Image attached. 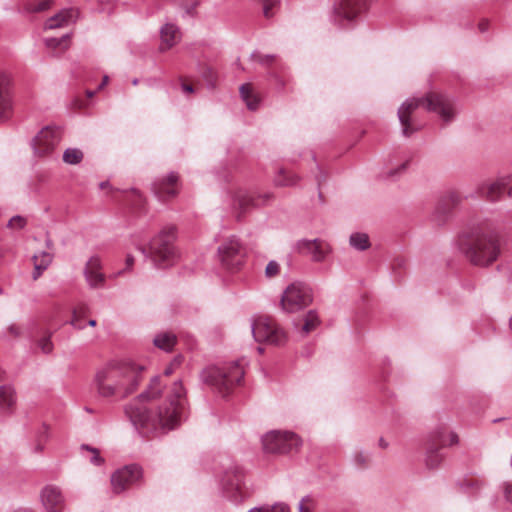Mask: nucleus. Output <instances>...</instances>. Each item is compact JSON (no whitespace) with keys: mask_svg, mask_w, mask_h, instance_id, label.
I'll return each mask as SVG.
<instances>
[{"mask_svg":"<svg viewBox=\"0 0 512 512\" xmlns=\"http://www.w3.org/2000/svg\"><path fill=\"white\" fill-rule=\"evenodd\" d=\"M458 443V436L452 431H448V428L444 425H440L435 428L429 435L425 464L429 469H436L440 466L443 461V455L440 452V448L446 445H454Z\"/></svg>","mask_w":512,"mask_h":512,"instance_id":"7","label":"nucleus"},{"mask_svg":"<svg viewBox=\"0 0 512 512\" xmlns=\"http://www.w3.org/2000/svg\"><path fill=\"white\" fill-rule=\"evenodd\" d=\"M131 194L133 196L134 204L137 205V206H141L143 201H144L141 192L139 190L135 189V188H132L131 189Z\"/></svg>","mask_w":512,"mask_h":512,"instance_id":"50","label":"nucleus"},{"mask_svg":"<svg viewBox=\"0 0 512 512\" xmlns=\"http://www.w3.org/2000/svg\"><path fill=\"white\" fill-rule=\"evenodd\" d=\"M245 374L241 361H232L222 365H210L200 374L201 381L221 396H227L241 382Z\"/></svg>","mask_w":512,"mask_h":512,"instance_id":"5","label":"nucleus"},{"mask_svg":"<svg viewBox=\"0 0 512 512\" xmlns=\"http://www.w3.org/2000/svg\"><path fill=\"white\" fill-rule=\"evenodd\" d=\"M12 512H29V511L27 509H25V508H19V509H16V510L12 511Z\"/></svg>","mask_w":512,"mask_h":512,"instance_id":"64","label":"nucleus"},{"mask_svg":"<svg viewBox=\"0 0 512 512\" xmlns=\"http://www.w3.org/2000/svg\"><path fill=\"white\" fill-rule=\"evenodd\" d=\"M41 501L48 512H61L64 508V498L60 488L47 485L41 492Z\"/></svg>","mask_w":512,"mask_h":512,"instance_id":"24","label":"nucleus"},{"mask_svg":"<svg viewBox=\"0 0 512 512\" xmlns=\"http://www.w3.org/2000/svg\"><path fill=\"white\" fill-rule=\"evenodd\" d=\"M37 345L43 353H45V354L51 353L53 351V347H54L53 343L51 341V334H47V335L43 336L42 338H40L37 342Z\"/></svg>","mask_w":512,"mask_h":512,"instance_id":"45","label":"nucleus"},{"mask_svg":"<svg viewBox=\"0 0 512 512\" xmlns=\"http://www.w3.org/2000/svg\"><path fill=\"white\" fill-rule=\"evenodd\" d=\"M123 273H124V270H119V271L111 274L109 277L112 278V279H115V278L121 276Z\"/></svg>","mask_w":512,"mask_h":512,"instance_id":"60","label":"nucleus"},{"mask_svg":"<svg viewBox=\"0 0 512 512\" xmlns=\"http://www.w3.org/2000/svg\"><path fill=\"white\" fill-rule=\"evenodd\" d=\"M70 39H71V34L66 33L59 38H55V37L45 38L44 44L48 49H50L52 51L59 50L60 52H64L70 46Z\"/></svg>","mask_w":512,"mask_h":512,"instance_id":"32","label":"nucleus"},{"mask_svg":"<svg viewBox=\"0 0 512 512\" xmlns=\"http://www.w3.org/2000/svg\"><path fill=\"white\" fill-rule=\"evenodd\" d=\"M320 324V319L315 310H310L304 316V322L301 327L302 335H308L310 332L314 331Z\"/></svg>","mask_w":512,"mask_h":512,"instance_id":"35","label":"nucleus"},{"mask_svg":"<svg viewBox=\"0 0 512 512\" xmlns=\"http://www.w3.org/2000/svg\"><path fill=\"white\" fill-rule=\"evenodd\" d=\"M26 224H27L26 218H24V217H22L20 215H16V216H13L8 221L7 226L10 229L20 230V229H23L26 226Z\"/></svg>","mask_w":512,"mask_h":512,"instance_id":"46","label":"nucleus"},{"mask_svg":"<svg viewBox=\"0 0 512 512\" xmlns=\"http://www.w3.org/2000/svg\"><path fill=\"white\" fill-rule=\"evenodd\" d=\"M59 138L55 130H39L31 142L34 153L39 156L49 154L57 145Z\"/></svg>","mask_w":512,"mask_h":512,"instance_id":"22","label":"nucleus"},{"mask_svg":"<svg viewBox=\"0 0 512 512\" xmlns=\"http://www.w3.org/2000/svg\"><path fill=\"white\" fill-rule=\"evenodd\" d=\"M16 403L15 391L9 385L0 386V414L8 415Z\"/></svg>","mask_w":512,"mask_h":512,"instance_id":"28","label":"nucleus"},{"mask_svg":"<svg viewBox=\"0 0 512 512\" xmlns=\"http://www.w3.org/2000/svg\"><path fill=\"white\" fill-rule=\"evenodd\" d=\"M9 332L14 336V337H17L20 335V328L13 324V325H10L9 328H8Z\"/></svg>","mask_w":512,"mask_h":512,"instance_id":"54","label":"nucleus"},{"mask_svg":"<svg viewBox=\"0 0 512 512\" xmlns=\"http://www.w3.org/2000/svg\"><path fill=\"white\" fill-rule=\"evenodd\" d=\"M181 359V356L175 357L174 360L164 369V375H171L174 372L175 368L181 364Z\"/></svg>","mask_w":512,"mask_h":512,"instance_id":"48","label":"nucleus"},{"mask_svg":"<svg viewBox=\"0 0 512 512\" xmlns=\"http://www.w3.org/2000/svg\"><path fill=\"white\" fill-rule=\"evenodd\" d=\"M97 93V90H86L85 96L82 95H76L71 100V107L74 109H86L90 106L91 99L95 96Z\"/></svg>","mask_w":512,"mask_h":512,"instance_id":"36","label":"nucleus"},{"mask_svg":"<svg viewBox=\"0 0 512 512\" xmlns=\"http://www.w3.org/2000/svg\"><path fill=\"white\" fill-rule=\"evenodd\" d=\"M108 186H109V182H108V181H104V182H101V183L99 184L100 189H105V188H107Z\"/></svg>","mask_w":512,"mask_h":512,"instance_id":"61","label":"nucleus"},{"mask_svg":"<svg viewBox=\"0 0 512 512\" xmlns=\"http://www.w3.org/2000/svg\"><path fill=\"white\" fill-rule=\"evenodd\" d=\"M83 159V153L77 148H68L63 153V161L67 164L76 165Z\"/></svg>","mask_w":512,"mask_h":512,"instance_id":"38","label":"nucleus"},{"mask_svg":"<svg viewBox=\"0 0 512 512\" xmlns=\"http://www.w3.org/2000/svg\"><path fill=\"white\" fill-rule=\"evenodd\" d=\"M510 183V176H502L491 182H482L476 188V195L494 202L500 199L503 192L508 189V194L512 197V187H510Z\"/></svg>","mask_w":512,"mask_h":512,"instance_id":"16","label":"nucleus"},{"mask_svg":"<svg viewBox=\"0 0 512 512\" xmlns=\"http://www.w3.org/2000/svg\"><path fill=\"white\" fill-rule=\"evenodd\" d=\"M248 512H290V508L283 502H278L273 505H263L260 507H254Z\"/></svg>","mask_w":512,"mask_h":512,"instance_id":"40","label":"nucleus"},{"mask_svg":"<svg viewBox=\"0 0 512 512\" xmlns=\"http://www.w3.org/2000/svg\"><path fill=\"white\" fill-rule=\"evenodd\" d=\"M185 401L180 380L166 388L161 377L155 376L138 399L125 407V413L142 436H159L180 426L185 415Z\"/></svg>","mask_w":512,"mask_h":512,"instance_id":"1","label":"nucleus"},{"mask_svg":"<svg viewBox=\"0 0 512 512\" xmlns=\"http://www.w3.org/2000/svg\"><path fill=\"white\" fill-rule=\"evenodd\" d=\"M81 449L83 453H87L85 456L93 465L99 466L103 463V458L100 456L98 449L89 445H82Z\"/></svg>","mask_w":512,"mask_h":512,"instance_id":"41","label":"nucleus"},{"mask_svg":"<svg viewBox=\"0 0 512 512\" xmlns=\"http://www.w3.org/2000/svg\"><path fill=\"white\" fill-rule=\"evenodd\" d=\"M83 274L91 289L103 288L106 276L102 272V261L98 256H92L85 264Z\"/></svg>","mask_w":512,"mask_h":512,"instance_id":"20","label":"nucleus"},{"mask_svg":"<svg viewBox=\"0 0 512 512\" xmlns=\"http://www.w3.org/2000/svg\"><path fill=\"white\" fill-rule=\"evenodd\" d=\"M311 302V289L302 282H294L284 290L281 307L288 313H294L308 306Z\"/></svg>","mask_w":512,"mask_h":512,"instance_id":"11","label":"nucleus"},{"mask_svg":"<svg viewBox=\"0 0 512 512\" xmlns=\"http://www.w3.org/2000/svg\"><path fill=\"white\" fill-rule=\"evenodd\" d=\"M455 244L473 265L488 267L500 255V244L487 222H471L458 234Z\"/></svg>","mask_w":512,"mask_h":512,"instance_id":"3","label":"nucleus"},{"mask_svg":"<svg viewBox=\"0 0 512 512\" xmlns=\"http://www.w3.org/2000/svg\"><path fill=\"white\" fill-rule=\"evenodd\" d=\"M142 477V469L138 465H128L115 471L111 476L113 491L122 493L136 484Z\"/></svg>","mask_w":512,"mask_h":512,"instance_id":"15","label":"nucleus"},{"mask_svg":"<svg viewBox=\"0 0 512 512\" xmlns=\"http://www.w3.org/2000/svg\"><path fill=\"white\" fill-rule=\"evenodd\" d=\"M70 324L76 329L84 328L83 323L79 319L78 311H76V310L74 311L73 318L71 319Z\"/></svg>","mask_w":512,"mask_h":512,"instance_id":"52","label":"nucleus"},{"mask_svg":"<svg viewBox=\"0 0 512 512\" xmlns=\"http://www.w3.org/2000/svg\"><path fill=\"white\" fill-rule=\"evenodd\" d=\"M96 324H97V322H96V320H94V319H91V320H89V322H88V325H89V326H91V327H95V326H96Z\"/></svg>","mask_w":512,"mask_h":512,"instance_id":"63","label":"nucleus"},{"mask_svg":"<svg viewBox=\"0 0 512 512\" xmlns=\"http://www.w3.org/2000/svg\"><path fill=\"white\" fill-rule=\"evenodd\" d=\"M144 367L130 360L110 361L97 369L93 385L99 397L120 401L133 394Z\"/></svg>","mask_w":512,"mask_h":512,"instance_id":"2","label":"nucleus"},{"mask_svg":"<svg viewBox=\"0 0 512 512\" xmlns=\"http://www.w3.org/2000/svg\"><path fill=\"white\" fill-rule=\"evenodd\" d=\"M349 244L357 251H365L371 246L369 236L364 232L352 233L349 237Z\"/></svg>","mask_w":512,"mask_h":512,"instance_id":"34","label":"nucleus"},{"mask_svg":"<svg viewBox=\"0 0 512 512\" xmlns=\"http://www.w3.org/2000/svg\"><path fill=\"white\" fill-rule=\"evenodd\" d=\"M178 174L170 172L167 176L156 179L152 183V191L155 197L165 202L175 197L179 191Z\"/></svg>","mask_w":512,"mask_h":512,"instance_id":"18","label":"nucleus"},{"mask_svg":"<svg viewBox=\"0 0 512 512\" xmlns=\"http://www.w3.org/2000/svg\"><path fill=\"white\" fill-rule=\"evenodd\" d=\"M159 52L165 53L181 42L182 33L180 27L173 22L164 23L159 29Z\"/></svg>","mask_w":512,"mask_h":512,"instance_id":"21","label":"nucleus"},{"mask_svg":"<svg viewBox=\"0 0 512 512\" xmlns=\"http://www.w3.org/2000/svg\"><path fill=\"white\" fill-rule=\"evenodd\" d=\"M108 81H109V77L107 75H104L102 82L99 84V86L97 88V91L102 90L108 84Z\"/></svg>","mask_w":512,"mask_h":512,"instance_id":"56","label":"nucleus"},{"mask_svg":"<svg viewBox=\"0 0 512 512\" xmlns=\"http://www.w3.org/2000/svg\"><path fill=\"white\" fill-rule=\"evenodd\" d=\"M177 229L174 225L165 226L149 242L148 248L139 246L138 250L145 258L150 259L157 268H166L172 265L177 257L174 245Z\"/></svg>","mask_w":512,"mask_h":512,"instance_id":"6","label":"nucleus"},{"mask_svg":"<svg viewBox=\"0 0 512 512\" xmlns=\"http://www.w3.org/2000/svg\"><path fill=\"white\" fill-rule=\"evenodd\" d=\"M240 95L249 110H256L260 105V97L254 92L251 84L245 83L240 86Z\"/></svg>","mask_w":512,"mask_h":512,"instance_id":"30","label":"nucleus"},{"mask_svg":"<svg viewBox=\"0 0 512 512\" xmlns=\"http://www.w3.org/2000/svg\"><path fill=\"white\" fill-rule=\"evenodd\" d=\"M295 250L299 254L310 256L314 262H323L331 252V247L322 239H301L296 242Z\"/></svg>","mask_w":512,"mask_h":512,"instance_id":"17","label":"nucleus"},{"mask_svg":"<svg viewBox=\"0 0 512 512\" xmlns=\"http://www.w3.org/2000/svg\"><path fill=\"white\" fill-rule=\"evenodd\" d=\"M309 497L302 498V500L299 502L298 509L299 512H310L309 508H307L304 503L305 501H309Z\"/></svg>","mask_w":512,"mask_h":512,"instance_id":"53","label":"nucleus"},{"mask_svg":"<svg viewBox=\"0 0 512 512\" xmlns=\"http://www.w3.org/2000/svg\"><path fill=\"white\" fill-rule=\"evenodd\" d=\"M46 245L49 249L48 251H41L33 255L32 260L34 263V271L32 273V277L34 280H37L43 271H45L52 263L54 255L51 251L52 249V241L51 239H46Z\"/></svg>","mask_w":512,"mask_h":512,"instance_id":"25","label":"nucleus"},{"mask_svg":"<svg viewBox=\"0 0 512 512\" xmlns=\"http://www.w3.org/2000/svg\"><path fill=\"white\" fill-rule=\"evenodd\" d=\"M485 481L478 478L466 477L458 481L459 488L472 496L478 495L480 490L484 487Z\"/></svg>","mask_w":512,"mask_h":512,"instance_id":"31","label":"nucleus"},{"mask_svg":"<svg viewBox=\"0 0 512 512\" xmlns=\"http://www.w3.org/2000/svg\"><path fill=\"white\" fill-rule=\"evenodd\" d=\"M313 173H315V180L319 189V198L322 199V193L320 191L321 186L326 182L327 180V174L326 172L320 167L318 163H315V171L313 170Z\"/></svg>","mask_w":512,"mask_h":512,"instance_id":"43","label":"nucleus"},{"mask_svg":"<svg viewBox=\"0 0 512 512\" xmlns=\"http://www.w3.org/2000/svg\"><path fill=\"white\" fill-rule=\"evenodd\" d=\"M379 446L383 449H386L388 447V443L383 439V438H380L379 439Z\"/></svg>","mask_w":512,"mask_h":512,"instance_id":"59","label":"nucleus"},{"mask_svg":"<svg viewBox=\"0 0 512 512\" xmlns=\"http://www.w3.org/2000/svg\"><path fill=\"white\" fill-rule=\"evenodd\" d=\"M366 9L367 0H338L333 7L331 21L341 28H348Z\"/></svg>","mask_w":512,"mask_h":512,"instance_id":"10","label":"nucleus"},{"mask_svg":"<svg viewBox=\"0 0 512 512\" xmlns=\"http://www.w3.org/2000/svg\"><path fill=\"white\" fill-rule=\"evenodd\" d=\"M250 329L256 342L282 345L286 342V333L271 319L264 316L251 319Z\"/></svg>","mask_w":512,"mask_h":512,"instance_id":"9","label":"nucleus"},{"mask_svg":"<svg viewBox=\"0 0 512 512\" xmlns=\"http://www.w3.org/2000/svg\"><path fill=\"white\" fill-rule=\"evenodd\" d=\"M273 198L271 193L258 194L257 197L244 189H238L231 195V207L238 221L242 220L245 214L252 208L257 207L258 201L261 204L268 203Z\"/></svg>","mask_w":512,"mask_h":512,"instance_id":"13","label":"nucleus"},{"mask_svg":"<svg viewBox=\"0 0 512 512\" xmlns=\"http://www.w3.org/2000/svg\"><path fill=\"white\" fill-rule=\"evenodd\" d=\"M462 197L458 192L450 191L443 196L437 203L434 211V218L438 224H442L446 221L448 215L460 202Z\"/></svg>","mask_w":512,"mask_h":512,"instance_id":"23","label":"nucleus"},{"mask_svg":"<svg viewBox=\"0 0 512 512\" xmlns=\"http://www.w3.org/2000/svg\"><path fill=\"white\" fill-rule=\"evenodd\" d=\"M49 436V428L47 425H41L36 432V444L34 446L35 452H40L44 448V444L46 443Z\"/></svg>","mask_w":512,"mask_h":512,"instance_id":"39","label":"nucleus"},{"mask_svg":"<svg viewBox=\"0 0 512 512\" xmlns=\"http://www.w3.org/2000/svg\"><path fill=\"white\" fill-rule=\"evenodd\" d=\"M479 30L481 32H486L488 30V22L487 21H481L479 23Z\"/></svg>","mask_w":512,"mask_h":512,"instance_id":"58","label":"nucleus"},{"mask_svg":"<svg viewBox=\"0 0 512 512\" xmlns=\"http://www.w3.org/2000/svg\"><path fill=\"white\" fill-rule=\"evenodd\" d=\"M433 112L446 124L452 122L459 112L456 100L443 93L429 92L407 99L398 109V118L404 128H411V117L417 109Z\"/></svg>","mask_w":512,"mask_h":512,"instance_id":"4","label":"nucleus"},{"mask_svg":"<svg viewBox=\"0 0 512 512\" xmlns=\"http://www.w3.org/2000/svg\"><path fill=\"white\" fill-rule=\"evenodd\" d=\"M218 257L225 269L235 271L243 264L245 248L237 237L231 236L219 245Z\"/></svg>","mask_w":512,"mask_h":512,"instance_id":"12","label":"nucleus"},{"mask_svg":"<svg viewBox=\"0 0 512 512\" xmlns=\"http://www.w3.org/2000/svg\"><path fill=\"white\" fill-rule=\"evenodd\" d=\"M251 59L260 63L261 65L268 66L275 60V55L273 54H261L259 52H253L251 54Z\"/></svg>","mask_w":512,"mask_h":512,"instance_id":"44","label":"nucleus"},{"mask_svg":"<svg viewBox=\"0 0 512 512\" xmlns=\"http://www.w3.org/2000/svg\"><path fill=\"white\" fill-rule=\"evenodd\" d=\"M402 131H403V135L405 137H409L411 135V133L413 132V130H407V129H404Z\"/></svg>","mask_w":512,"mask_h":512,"instance_id":"62","label":"nucleus"},{"mask_svg":"<svg viewBox=\"0 0 512 512\" xmlns=\"http://www.w3.org/2000/svg\"><path fill=\"white\" fill-rule=\"evenodd\" d=\"M134 264V257L132 255H127L126 257V269H130Z\"/></svg>","mask_w":512,"mask_h":512,"instance_id":"55","label":"nucleus"},{"mask_svg":"<svg viewBox=\"0 0 512 512\" xmlns=\"http://www.w3.org/2000/svg\"><path fill=\"white\" fill-rule=\"evenodd\" d=\"M262 444L267 453L291 454L299 451L302 440L292 431L273 430L262 437Z\"/></svg>","mask_w":512,"mask_h":512,"instance_id":"8","label":"nucleus"},{"mask_svg":"<svg viewBox=\"0 0 512 512\" xmlns=\"http://www.w3.org/2000/svg\"><path fill=\"white\" fill-rule=\"evenodd\" d=\"M269 77L275 83L277 88H279V89H283L284 88V86H285L284 80L280 76H278L276 73L271 72L269 74Z\"/></svg>","mask_w":512,"mask_h":512,"instance_id":"51","label":"nucleus"},{"mask_svg":"<svg viewBox=\"0 0 512 512\" xmlns=\"http://www.w3.org/2000/svg\"><path fill=\"white\" fill-rule=\"evenodd\" d=\"M177 343V337L174 333L168 331H162L157 333L153 338V344L156 348L171 352Z\"/></svg>","mask_w":512,"mask_h":512,"instance_id":"29","label":"nucleus"},{"mask_svg":"<svg viewBox=\"0 0 512 512\" xmlns=\"http://www.w3.org/2000/svg\"><path fill=\"white\" fill-rule=\"evenodd\" d=\"M352 462L358 469H365L370 463V454L362 449H356L352 454Z\"/></svg>","mask_w":512,"mask_h":512,"instance_id":"37","label":"nucleus"},{"mask_svg":"<svg viewBox=\"0 0 512 512\" xmlns=\"http://www.w3.org/2000/svg\"><path fill=\"white\" fill-rule=\"evenodd\" d=\"M13 115V99L10 91V77L0 69V125L6 124Z\"/></svg>","mask_w":512,"mask_h":512,"instance_id":"19","label":"nucleus"},{"mask_svg":"<svg viewBox=\"0 0 512 512\" xmlns=\"http://www.w3.org/2000/svg\"><path fill=\"white\" fill-rule=\"evenodd\" d=\"M299 180L300 177L298 175L293 174L284 168H280L274 177L275 185L280 187L294 186L299 182Z\"/></svg>","mask_w":512,"mask_h":512,"instance_id":"33","label":"nucleus"},{"mask_svg":"<svg viewBox=\"0 0 512 512\" xmlns=\"http://www.w3.org/2000/svg\"><path fill=\"white\" fill-rule=\"evenodd\" d=\"M503 492L505 499L512 504V482H505L503 484Z\"/></svg>","mask_w":512,"mask_h":512,"instance_id":"49","label":"nucleus"},{"mask_svg":"<svg viewBox=\"0 0 512 512\" xmlns=\"http://www.w3.org/2000/svg\"><path fill=\"white\" fill-rule=\"evenodd\" d=\"M409 163L410 160L408 158L389 160L381 172V177L386 180H396L405 173Z\"/></svg>","mask_w":512,"mask_h":512,"instance_id":"27","label":"nucleus"},{"mask_svg":"<svg viewBox=\"0 0 512 512\" xmlns=\"http://www.w3.org/2000/svg\"><path fill=\"white\" fill-rule=\"evenodd\" d=\"M182 90L185 93H192V92H194L193 86H191L189 84H182Z\"/></svg>","mask_w":512,"mask_h":512,"instance_id":"57","label":"nucleus"},{"mask_svg":"<svg viewBox=\"0 0 512 512\" xmlns=\"http://www.w3.org/2000/svg\"><path fill=\"white\" fill-rule=\"evenodd\" d=\"M279 271H280V265L278 262L272 260L270 261L266 268H265V275L268 277V278H272V277H275L276 275L279 274Z\"/></svg>","mask_w":512,"mask_h":512,"instance_id":"47","label":"nucleus"},{"mask_svg":"<svg viewBox=\"0 0 512 512\" xmlns=\"http://www.w3.org/2000/svg\"><path fill=\"white\" fill-rule=\"evenodd\" d=\"M243 480L244 472L240 467L234 466L226 470L221 478V487L225 497L235 503L242 501L245 496Z\"/></svg>","mask_w":512,"mask_h":512,"instance_id":"14","label":"nucleus"},{"mask_svg":"<svg viewBox=\"0 0 512 512\" xmlns=\"http://www.w3.org/2000/svg\"><path fill=\"white\" fill-rule=\"evenodd\" d=\"M51 5V0H39L37 2L30 1L25 4L24 10L29 13L41 12L48 9Z\"/></svg>","mask_w":512,"mask_h":512,"instance_id":"42","label":"nucleus"},{"mask_svg":"<svg viewBox=\"0 0 512 512\" xmlns=\"http://www.w3.org/2000/svg\"><path fill=\"white\" fill-rule=\"evenodd\" d=\"M76 17L77 12L74 9H62L60 12L46 20L44 29L52 30L68 26L75 22Z\"/></svg>","mask_w":512,"mask_h":512,"instance_id":"26","label":"nucleus"}]
</instances>
